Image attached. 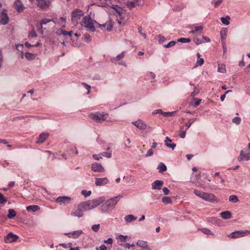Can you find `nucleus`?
I'll list each match as a JSON object with an SVG mask.
<instances>
[{"label": "nucleus", "instance_id": "37", "mask_svg": "<svg viewBox=\"0 0 250 250\" xmlns=\"http://www.w3.org/2000/svg\"><path fill=\"white\" fill-rule=\"evenodd\" d=\"M51 21H53V20H51V19H46V18H44V19H42L40 21V22L41 23V26H42V25L46 24L47 23H48V22H49Z\"/></svg>", "mask_w": 250, "mask_h": 250}, {"label": "nucleus", "instance_id": "13", "mask_svg": "<svg viewBox=\"0 0 250 250\" xmlns=\"http://www.w3.org/2000/svg\"><path fill=\"white\" fill-rule=\"evenodd\" d=\"M108 182L109 180L107 178H96L95 179V184L97 186H103Z\"/></svg>", "mask_w": 250, "mask_h": 250}, {"label": "nucleus", "instance_id": "57", "mask_svg": "<svg viewBox=\"0 0 250 250\" xmlns=\"http://www.w3.org/2000/svg\"><path fill=\"white\" fill-rule=\"evenodd\" d=\"M36 26L38 30L40 31L41 34H42L43 32L42 30L43 25L41 26V23L40 22V23L37 24Z\"/></svg>", "mask_w": 250, "mask_h": 250}, {"label": "nucleus", "instance_id": "49", "mask_svg": "<svg viewBox=\"0 0 250 250\" xmlns=\"http://www.w3.org/2000/svg\"><path fill=\"white\" fill-rule=\"evenodd\" d=\"M199 92V89L195 86L194 91L191 93L190 96L192 97H194L196 95H197Z\"/></svg>", "mask_w": 250, "mask_h": 250}, {"label": "nucleus", "instance_id": "51", "mask_svg": "<svg viewBox=\"0 0 250 250\" xmlns=\"http://www.w3.org/2000/svg\"><path fill=\"white\" fill-rule=\"evenodd\" d=\"M241 120L240 117H236L232 119V122L236 125H239L241 122Z\"/></svg>", "mask_w": 250, "mask_h": 250}, {"label": "nucleus", "instance_id": "19", "mask_svg": "<svg viewBox=\"0 0 250 250\" xmlns=\"http://www.w3.org/2000/svg\"><path fill=\"white\" fill-rule=\"evenodd\" d=\"M49 136V134L47 132L42 133L39 137L38 140L37 141V144H42Z\"/></svg>", "mask_w": 250, "mask_h": 250}, {"label": "nucleus", "instance_id": "9", "mask_svg": "<svg viewBox=\"0 0 250 250\" xmlns=\"http://www.w3.org/2000/svg\"><path fill=\"white\" fill-rule=\"evenodd\" d=\"M36 1L38 6L43 9L47 8L51 3L50 0H36Z\"/></svg>", "mask_w": 250, "mask_h": 250}, {"label": "nucleus", "instance_id": "29", "mask_svg": "<svg viewBox=\"0 0 250 250\" xmlns=\"http://www.w3.org/2000/svg\"><path fill=\"white\" fill-rule=\"evenodd\" d=\"M157 169H159V172L163 173L167 170V167L165 164H164L162 163H161L160 165L158 166Z\"/></svg>", "mask_w": 250, "mask_h": 250}, {"label": "nucleus", "instance_id": "26", "mask_svg": "<svg viewBox=\"0 0 250 250\" xmlns=\"http://www.w3.org/2000/svg\"><path fill=\"white\" fill-rule=\"evenodd\" d=\"M8 22V18L7 15H1L0 17V23L1 24H6Z\"/></svg>", "mask_w": 250, "mask_h": 250}, {"label": "nucleus", "instance_id": "11", "mask_svg": "<svg viewBox=\"0 0 250 250\" xmlns=\"http://www.w3.org/2000/svg\"><path fill=\"white\" fill-rule=\"evenodd\" d=\"M91 170L98 172H103L104 171V168L102 165L97 163H94L91 165Z\"/></svg>", "mask_w": 250, "mask_h": 250}, {"label": "nucleus", "instance_id": "33", "mask_svg": "<svg viewBox=\"0 0 250 250\" xmlns=\"http://www.w3.org/2000/svg\"><path fill=\"white\" fill-rule=\"evenodd\" d=\"M229 201L232 203H237L239 202V199L238 197L235 195H231L229 197Z\"/></svg>", "mask_w": 250, "mask_h": 250}, {"label": "nucleus", "instance_id": "28", "mask_svg": "<svg viewBox=\"0 0 250 250\" xmlns=\"http://www.w3.org/2000/svg\"><path fill=\"white\" fill-rule=\"evenodd\" d=\"M80 207L82 208L83 211L88 210V208H87V202H83L79 204Z\"/></svg>", "mask_w": 250, "mask_h": 250}, {"label": "nucleus", "instance_id": "7", "mask_svg": "<svg viewBox=\"0 0 250 250\" xmlns=\"http://www.w3.org/2000/svg\"><path fill=\"white\" fill-rule=\"evenodd\" d=\"M132 124L141 130H145L147 128L150 130L153 129L152 127L147 125H146L144 122L141 120H138L136 121L133 122H132Z\"/></svg>", "mask_w": 250, "mask_h": 250}, {"label": "nucleus", "instance_id": "45", "mask_svg": "<svg viewBox=\"0 0 250 250\" xmlns=\"http://www.w3.org/2000/svg\"><path fill=\"white\" fill-rule=\"evenodd\" d=\"M218 71L221 73L225 72V66L224 65H218Z\"/></svg>", "mask_w": 250, "mask_h": 250}, {"label": "nucleus", "instance_id": "40", "mask_svg": "<svg viewBox=\"0 0 250 250\" xmlns=\"http://www.w3.org/2000/svg\"><path fill=\"white\" fill-rule=\"evenodd\" d=\"M7 200L3 195L0 192V203L4 204L7 202Z\"/></svg>", "mask_w": 250, "mask_h": 250}, {"label": "nucleus", "instance_id": "47", "mask_svg": "<svg viewBox=\"0 0 250 250\" xmlns=\"http://www.w3.org/2000/svg\"><path fill=\"white\" fill-rule=\"evenodd\" d=\"M84 40L86 42H89L91 41V38L90 35L88 33H85L83 35Z\"/></svg>", "mask_w": 250, "mask_h": 250}, {"label": "nucleus", "instance_id": "22", "mask_svg": "<svg viewBox=\"0 0 250 250\" xmlns=\"http://www.w3.org/2000/svg\"><path fill=\"white\" fill-rule=\"evenodd\" d=\"M137 217L132 214H129L125 217V220L126 223H130L137 219Z\"/></svg>", "mask_w": 250, "mask_h": 250}, {"label": "nucleus", "instance_id": "58", "mask_svg": "<svg viewBox=\"0 0 250 250\" xmlns=\"http://www.w3.org/2000/svg\"><path fill=\"white\" fill-rule=\"evenodd\" d=\"M166 146L167 147L171 148L172 150L174 149L175 147H176V144H174V143H172L170 144H168V143H167V144H166Z\"/></svg>", "mask_w": 250, "mask_h": 250}, {"label": "nucleus", "instance_id": "46", "mask_svg": "<svg viewBox=\"0 0 250 250\" xmlns=\"http://www.w3.org/2000/svg\"><path fill=\"white\" fill-rule=\"evenodd\" d=\"M25 57L27 60H31L34 58V55L32 53L27 52L25 54Z\"/></svg>", "mask_w": 250, "mask_h": 250}, {"label": "nucleus", "instance_id": "8", "mask_svg": "<svg viewBox=\"0 0 250 250\" xmlns=\"http://www.w3.org/2000/svg\"><path fill=\"white\" fill-rule=\"evenodd\" d=\"M250 159V150L245 148L240 152V156L238 158L239 161L243 160H249Z\"/></svg>", "mask_w": 250, "mask_h": 250}, {"label": "nucleus", "instance_id": "41", "mask_svg": "<svg viewBox=\"0 0 250 250\" xmlns=\"http://www.w3.org/2000/svg\"><path fill=\"white\" fill-rule=\"evenodd\" d=\"M190 39L189 38H182L178 39L177 41L178 42L185 43V42H190Z\"/></svg>", "mask_w": 250, "mask_h": 250}, {"label": "nucleus", "instance_id": "53", "mask_svg": "<svg viewBox=\"0 0 250 250\" xmlns=\"http://www.w3.org/2000/svg\"><path fill=\"white\" fill-rule=\"evenodd\" d=\"M203 27L202 26H196L194 28V31L195 32H199L200 33H201L203 31Z\"/></svg>", "mask_w": 250, "mask_h": 250}, {"label": "nucleus", "instance_id": "10", "mask_svg": "<svg viewBox=\"0 0 250 250\" xmlns=\"http://www.w3.org/2000/svg\"><path fill=\"white\" fill-rule=\"evenodd\" d=\"M202 199L211 203L214 202L217 199L213 194L207 192H204Z\"/></svg>", "mask_w": 250, "mask_h": 250}, {"label": "nucleus", "instance_id": "17", "mask_svg": "<svg viewBox=\"0 0 250 250\" xmlns=\"http://www.w3.org/2000/svg\"><path fill=\"white\" fill-rule=\"evenodd\" d=\"M244 230H238L231 232L229 234V237L231 238H237L241 236H244Z\"/></svg>", "mask_w": 250, "mask_h": 250}, {"label": "nucleus", "instance_id": "24", "mask_svg": "<svg viewBox=\"0 0 250 250\" xmlns=\"http://www.w3.org/2000/svg\"><path fill=\"white\" fill-rule=\"evenodd\" d=\"M39 206L37 205H31L26 207V210L27 211L35 212L40 209Z\"/></svg>", "mask_w": 250, "mask_h": 250}, {"label": "nucleus", "instance_id": "15", "mask_svg": "<svg viewBox=\"0 0 250 250\" xmlns=\"http://www.w3.org/2000/svg\"><path fill=\"white\" fill-rule=\"evenodd\" d=\"M164 182L162 180H156L152 183V188L153 189L160 190Z\"/></svg>", "mask_w": 250, "mask_h": 250}, {"label": "nucleus", "instance_id": "62", "mask_svg": "<svg viewBox=\"0 0 250 250\" xmlns=\"http://www.w3.org/2000/svg\"><path fill=\"white\" fill-rule=\"evenodd\" d=\"M96 4L98 5V6H102V7H106V5H107V3H105V2H102L101 1L99 2H97L96 3Z\"/></svg>", "mask_w": 250, "mask_h": 250}, {"label": "nucleus", "instance_id": "21", "mask_svg": "<svg viewBox=\"0 0 250 250\" xmlns=\"http://www.w3.org/2000/svg\"><path fill=\"white\" fill-rule=\"evenodd\" d=\"M220 215L221 217L224 219H228L231 218V213L229 211H225L221 212Z\"/></svg>", "mask_w": 250, "mask_h": 250}, {"label": "nucleus", "instance_id": "64", "mask_svg": "<svg viewBox=\"0 0 250 250\" xmlns=\"http://www.w3.org/2000/svg\"><path fill=\"white\" fill-rule=\"evenodd\" d=\"M163 191L165 195H168L169 193V190L167 188H163Z\"/></svg>", "mask_w": 250, "mask_h": 250}, {"label": "nucleus", "instance_id": "60", "mask_svg": "<svg viewBox=\"0 0 250 250\" xmlns=\"http://www.w3.org/2000/svg\"><path fill=\"white\" fill-rule=\"evenodd\" d=\"M153 151L152 149H149L147 151V153H146V157L151 156H152L153 155Z\"/></svg>", "mask_w": 250, "mask_h": 250}, {"label": "nucleus", "instance_id": "1", "mask_svg": "<svg viewBox=\"0 0 250 250\" xmlns=\"http://www.w3.org/2000/svg\"><path fill=\"white\" fill-rule=\"evenodd\" d=\"M122 197V196L119 195L111 198L103 203L99 208L101 212L102 213H109L111 212Z\"/></svg>", "mask_w": 250, "mask_h": 250}, {"label": "nucleus", "instance_id": "18", "mask_svg": "<svg viewBox=\"0 0 250 250\" xmlns=\"http://www.w3.org/2000/svg\"><path fill=\"white\" fill-rule=\"evenodd\" d=\"M15 6L17 11L18 12H21L24 9L22 2L20 0H16L15 1Z\"/></svg>", "mask_w": 250, "mask_h": 250}, {"label": "nucleus", "instance_id": "25", "mask_svg": "<svg viewBox=\"0 0 250 250\" xmlns=\"http://www.w3.org/2000/svg\"><path fill=\"white\" fill-rule=\"evenodd\" d=\"M188 129V128L187 127L185 128V126H182L180 127V131H179L180 132L179 136L181 138H184L185 137L186 131Z\"/></svg>", "mask_w": 250, "mask_h": 250}, {"label": "nucleus", "instance_id": "36", "mask_svg": "<svg viewBox=\"0 0 250 250\" xmlns=\"http://www.w3.org/2000/svg\"><path fill=\"white\" fill-rule=\"evenodd\" d=\"M176 111H172V112H163L162 115L164 117H171L174 115V114L176 113Z\"/></svg>", "mask_w": 250, "mask_h": 250}, {"label": "nucleus", "instance_id": "50", "mask_svg": "<svg viewBox=\"0 0 250 250\" xmlns=\"http://www.w3.org/2000/svg\"><path fill=\"white\" fill-rule=\"evenodd\" d=\"M82 194L84 196V197H86L89 196L91 194V191L90 190L87 191L85 190H83L82 191Z\"/></svg>", "mask_w": 250, "mask_h": 250}, {"label": "nucleus", "instance_id": "34", "mask_svg": "<svg viewBox=\"0 0 250 250\" xmlns=\"http://www.w3.org/2000/svg\"><path fill=\"white\" fill-rule=\"evenodd\" d=\"M227 29L226 28H225L224 30H222L220 32V35H221V38L222 41H224L226 40L227 37Z\"/></svg>", "mask_w": 250, "mask_h": 250}, {"label": "nucleus", "instance_id": "63", "mask_svg": "<svg viewBox=\"0 0 250 250\" xmlns=\"http://www.w3.org/2000/svg\"><path fill=\"white\" fill-rule=\"evenodd\" d=\"M163 111L161 109H156L152 112V114H161L162 115Z\"/></svg>", "mask_w": 250, "mask_h": 250}, {"label": "nucleus", "instance_id": "16", "mask_svg": "<svg viewBox=\"0 0 250 250\" xmlns=\"http://www.w3.org/2000/svg\"><path fill=\"white\" fill-rule=\"evenodd\" d=\"M83 210L78 205L77 209L75 211L71 212V215L73 216H77L79 218L82 217L83 216Z\"/></svg>", "mask_w": 250, "mask_h": 250}, {"label": "nucleus", "instance_id": "31", "mask_svg": "<svg viewBox=\"0 0 250 250\" xmlns=\"http://www.w3.org/2000/svg\"><path fill=\"white\" fill-rule=\"evenodd\" d=\"M229 20L230 18L229 16L221 18V21L222 22L226 25H228L229 24Z\"/></svg>", "mask_w": 250, "mask_h": 250}, {"label": "nucleus", "instance_id": "42", "mask_svg": "<svg viewBox=\"0 0 250 250\" xmlns=\"http://www.w3.org/2000/svg\"><path fill=\"white\" fill-rule=\"evenodd\" d=\"M162 202L165 204H168V203H171V200L170 198V197H167V196L164 197L162 198Z\"/></svg>", "mask_w": 250, "mask_h": 250}, {"label": "nucleus", "instance_id": "61", "mask_svg": "<svg viewBox=\"0 0 250 250\" xmlns=\"http://www.w3.org/2000/svg\"><path fill=\"white\" fill-rule=\"evenodd\" d=\"M106 30L107 31H110L112 30V29L113 25L111 23H106Z\"/></svg>", "mask_w": 250, "mask_h": 250}, {"label": "nucleus", "instance_id": "54", "mask_svg": "<svg viewBox=\"0 0 250 250\" xmlns=\"http://www.w3.org/2000/svg\"><path fill=\"white\" fill-rule=\"evenodd\" d=\"M100 155H102L104 157L108 158H110L111 157V153H110V152L108 153L106 152H103L101 153V154H100Z\"/></svg>", "mask_w": 250, "mask_h": 250}, {"label": "nucleus", "instance_id": "38", "mask_svg": "<svg viewBox=\"0 0 250 250\" xmlns=\"http://www.w3.org/2000/svg\"><path fill=\"white\" fill-rule=\"evenodd\" d=\"M200 230L204 233L206 234H213L211 230L207 228H202Z\"/></svg>", "mask_w": 250, "mask_h": 250}, {"label": "nucleus", "instance_id": "39", "mask_svg": "<svg viewBox=\"0 0 250 250\" xmlns=\"http://www.w3.org/2000/svg\"><path fill=\"white\" fill-rule=\"evenodd\" d=\"M194 193L196 196L200 197L202 199L203 198V195L204 194V192L200 191L197 189H194Z\"/></svg>", "mask_w": 250, "mask_h": 250}, {"label": "nucleus", "instance_id": "14", "mask_svg": "<svg viewBox=\"0 0 250 250\" xmlns=\"http://www.w3.org/2000/svg\"><path fill=\"white\" fill-rule=\"evenodd\" d=\"M83 231L82 230H78L73 231L72 232L65 233L64 235H67L69 237H72L73 238H78L81 234H82Z\"/></svg>", "mask_w": 250, "mask_h": 250}, {"label": "nucleus", "instance_id": "3", "mask_svg": "<svg viewBox=\"0 0 250 250\" xmlns=\"http://www.w3.org/2000/svg\"><path fill=\"white\" fill-rule=\"evenodd\" d=\"M105 200V198L104 196H102L93 200L86 201L88 210L98 207L101 203L104 202Z\"/></svg>", "mask_w": 250, "mask_h": 250}, {"label": "nucleus", "instance_id": "23", "mask_svg": "<svg viewBox=\"0 0 250 250\" xmlns=\"http://www.w3.org/2000/svg\"><path fill=\"white\" fill-rule=\"evenodd\" d=\"M58 34L60 35H63V36H67L68 35L69 37L72 36V31H67L65 30H63L62 29H60V30H58L57 32Z\"/></svg>", "mask_w": 250, "mask_h": 250}, {"label": "nucleus", "instance_id": "59", "mask_svg": "<svg viewBox=\"0 0 250 250\" xmlns=\"http://www.w3.org/2000/svg\"><path fill=\"white\" fill-rule=\"evenodd\" d=\"M127 237V236L126 235H120L119 236V239L122 241V242H125V240H126V238Z\"/></svg>", "mask_w": 250, "mask_h": 250}, {"label": "nucleus", "instance_id": "56", "mask_svg": "<svg viewBox=\"0 0 250 250\" xmlns=\"http://www.w3.org/2000/svg\"><path fill=\"white\" fill-rule=\"evenodd\" d=\"M82 84L85 87V88L87 90V94H89L90 91L91 86L90 85L87 84L85 83H82Z\"/></svg>", "mask_w": 250, "mask_h": 250}, {"label": "nucleus", "instance_id": "32", "mask_svg": "<svg viewBox=\"0 0 250 250\" xmlns=\"http://www.w3.org/2000/svg\"><path fill=\"white\" fill-rule=\"evenodd\" d=\"M137 245L139 246V247H141L142 249L145 248L147 246V244L146 241H144L143 240H139L137 242Z\"/></svg>", "mask_w": 250, "mask_h": 250}, {"label": "nucleus", "instance_id": "44", "mask_svg": "<svg viewBox=\"0 0 250 250\" xmlns=\"http://www.w3.org/2000/svg\"><path fill=\"white\" fill-rule=\"evenodd\" d=\"M38 36L37 34L36 33L34 29L32 30V31L28 34V38H35Z\"/></svg>", "mask_w": 250, "mask_h": 250}, {"label": "nucleus", "instance_id": "35", "mask_svg": "<svg viewBox=\"0 0 250 250\" xmlns=\"http://www.w3.org/2000/svg\"><path fill=\"white\" fill-rule=\"evenodd\" d=\"M197 120V118H192L188 120V122L186 123V126L188 129L191 125Z\"/></svg>", "mask_w": 250, "mask_h": 250}, {"label": "nucleus", "instance_id": "6", "mask_svg": "<svg viewBox=\"0 0 250 250\" xmlns=\"http://www.w3.org/2000/svg\"><path fill=\"white\" fill-rule=\"evenodd\" d=\"M72 198L68 196H59L56 200V203L61 206H66L71 203Z\"/></svg>", "mask_w": 250, "mask_h": 250}, {"label": "nucleus", "instance_id": "12", "mask_svg": "<svg viewBox=\"0 0 250 250\" xmlns=\"http://www.w3.org/2000/svg\"><path fill=\"white\" fill-rule=\"evenodd\" d=\"M18 238L17 235L13 234L12 232L8 233L4 238V241L6 243H12L15 242Z\"/></svg>", "mask_w": 250, "mask_h": 250}, {"label": "nucleus", "instance_id": "48", "mask_svg": "<svg viewBox=\"0 0 250 250\" xmlns=\"http://www.w3.org/2000/svg\"><path fill=\"white\" fill-rule=\"evenodd\" d=\"M204 62V60L203 59H202V58L199 59L197 61V62L195 63V66H201L202 64H203Z\"/></svg>", "mask_w": 250, "mask_h": 250}, {"label": "nucleus", "instance_id": "20", "mask_svg": "<svg viewBox=\"0 0 250 250\" xmlns=\"http://www.w3.org/2000/svg\"><path fill=\"white\" fill-rule=\"evenodd\" d=\"M125 57V52H122L121 54L117 55L116 57L112 58L111 61L114 63H116L118 61H120L124 58Z\"/></svg>", "mask_w": 250, "mask_h": 250}, {"label": "nucleus", "instance_id": "43", "mask_svg": "<svg viewBox=\"0 0 250 250\" xmlns=\"http://www.w3.org/2000/svg\"><path fill=\"white\" fill-rule=\"evenodd\" d=\"M100 227V224L93 225L92 226L91 229L94 232H98L99 230Z\"/></svg>", "mask_w": 250, "mask_h": 250}, {"label": "nucleus", "instance_id": "55", "mask_svg": "<svg viewBox=\"0 0 250 250\" xmlns=\"http://www.w3.org/2000/svg\"><path fill=\"white\" fill-rule=\"evenodd\" d=\"M194 100H195V102L194 103V104H193V106L195 107L198 106L201 102V99H197V98H194Z\"/></svg>", "mask_w": 250, "mask_h": 250}, {"label": "nucleus", "instance_id": "5", "mask_svg": "<svg viewBox=\"0 0 250 250\" xmlns=\"http://www.w3.org/2000/svg\"><path fill=\"white\" fill-rule=\"evenodd\" d=\"M83 15L82 10L76 9L73 11L71 14V21L74 24L78 23V21L80 20Z\"/></svg>", "mask_w": 250, "mask_h": 250}, {"label": "nucleus", "instance_id": "4", "mask_svg": "<svg viewBox=\"0 0 250 250\" xmlns=\"http://www.w3.org/2000/svg\"><path fill=\"white\" fill-rule=\"evenodd\" d=\"M90 117L97 123H102L108 117V114L104 112H97L91 113Z\"/></svg>", "mask_w": 250, "mask_h": 250}, {"label": "nucleus", "instance_id": "30", "mask_svg": "<svg viewBox=\"0 0 250 250\" xmlns=\"http://www.w3.org/2000/svg\"><path fill=\"white\" fill-rule=\"evenodd\" d=\"M138 2V0H134V1H128L126 3V5L127 7L132 8L134 7Z\"/></svg>", "mask_w": 250, "mask_h": 250}, {"label": "nucleus", "instance_id": "27", "mask_svg": "<svg viewBox=\"0 0 250 250\" xmlns=\"http://www.w3.org/2000/svg\"><path fill=\"white\" fill-rule=\"evenodd\" d=\"M16 212L14 209L10 208L8 209V214L7 215V217L9 219H12L15 216H16Z\"/></svg>", "mask_w": 250, "mask_h": 250}, {"label": "nucleus", "instance_id": "2", "mask_svg": "<svg viewBox=\"0 0 250 250\" xmlns=\"http://www.w3.org/2000/svg\"><path fill=\"white\" fill-rule=\"evenodd\" d=\"M94 23L98 24V22L96 21L92 20L89 16H88L83 18L82 25L86 28H88L90 31L94 32L95 31V27L94 25Z\"/></svg>", "mask_w": 250, "mask_h": 250}, {"label": "nucleus", "instance_id": "52", "mask_svg": "<svg viewBox=\"0 0 250 250\" xmlns=\"http://www.w3.org/2000/svg\"><path fill=\"white\" fill-rule=\"evenodd\" d=\"M175 43L176 42L175 41H171L167 44L164 45V47L166 48H169L174 46L175 44Z\"/></svg>", "mask_w": 250, "mask_h": 250}]
</instances>
